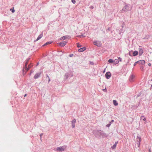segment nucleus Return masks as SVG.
Instances as JSON below:
<instances>
[{"instance_id": "obj_15", "label": "nucleus", "mask_w": 152, "mask_h": 152, "mask_svg": "<svg viewBox=\"0 0 152 152\" xmlns=\"http://www.w3.org/2000/svg\"><path fill=\"white\" fill-rule=\"evenodd\" d=\"M113 103L114 104L115 106H117L118 104V103L117 102V101L115 100H113Z\"/></svg>"}, {"instance_id": "obj_21", "label": "nucleus", "mask_w": 152, "mask_h": 152, "mask_svg": "<svg viewBox=\"0 0 152 152\" xmlns=\"http://www.w3.org/2000/svg\"><path fill=\"white\" fill-rule=\"evenodd\" d=\"M77 48H80V47H81L82 46V45L79 44L77 43Z\"/></svg>"}, {"instance_id": "obj_5", "label": "nucleus", "mask_w": 152, "mask_h": 152, "mask_svg": "<svg viewBox=\"0 0 152 152\" xmlns=\"http://www.w3.org/2000/svg\"><path fill=\"white\" fill-rule=\"evenodd\" d=\"M94 45H96L97 47L101 46V43L99 42L95 41L94 42Z\"/></svg>"}, {"instance_id": "obj_36", "label": "nucleus", "mask_w": 152, "mask_h": 152, "mask_svg": "<svg viewBox=\"0 0 152 152\" xmlns=\"http://www.w3.org/2000/svg\"><path fill=\"white\" fill-rule=\"evenodd\" d=\"M40 137H41V136H42V134H41V135H40Z\"/></svg>"}, {"instance_id": "obj_24", "label": "nucleus", "mask_w": 152, "mask_h": 152, "mask_svg": "<svg viewBox=\"0 0 152 152\" xmlns=\"http://www.w3.org/2000/svg\"><path fill=\"white\" fill-rule=\"evenodd\" d=\"M10 10L12 11V12L13 13L15 12V10L13 9L12 8L10 9Z\"/></svg>"}, {"instance_id": "obj_16", "label": "nucleus", "mask_w": 152, "mask_h": 152, "mask_svg": "<svg viewBox=\"0 0 152 152\" xmlns=\"http://www.w3.org/2000/svg\"><path fill=\"white\" fill-rule=\"evenodd\" d=\"M86 48H80L78 50L79 52H83L86 50Z\"/></svg>"}, {"instance_id": "obj_1", "label": "nucleus", "mask_w": 152, "mask_h": 152, "mask_svg": "<svg viewBox=\"0 0 152 152\" xmlns=\"http://www.w3.org/2000/svg\"><path fill=\"white\" fill-rule=\"evenodd\" d=\"M66 147L65 146L58 147L56 148L57 151H62L64 150Z\"/></svg>"}, {"instance_id": "obj_34", "label": "nucleus", "mask_w": 152, "mask_h": 152, "mask_svg": "<svg viewBox=\"0 0 152 152\" xmlns=\"http://www.w3.org/2000/svg\"><path fill=\"white\" fill-rule=\"evenodd\" d=\"M111 122H114V120H112L111 121Z\"/></svg>"}, {"instance_id": "obj_13", "label": "nucleus", "mask_w": 152, "mask_h": 152, "mask_svg": "<svg viewBox=\"0 0 152 152\" xmlns=\"http://www.w3.org/2000/svg\"><path fill=\"white\" fill-rule=\"evenodd\" d=\"M52 43V42H47L44 45H42V46H43V47L47 45H48L51 44Z\"/></svg>"}, {"instance_id": "obj_29", "label": "nucleus", "mask_w": 152, "mask_h": 152, "mask_svg": "<svg viewBox=\"0 0 152 152\" xmlns=\"http://www.w3.org/2000/svg\"><path fill=\"white\" fill-rule=\"evenodd\" d=\"M140 69L142 71H143L144 69V67H140Z\"/></svg>"}, {"instance_id": "obj_22", "label": "nucleus", "mask_w": 152, "mask_h": 152, "mask_svg": "<svg viewBox=\"0 0 152 152\" xmlns=\"http://www.w3.org/2000/svg\"><path fill=\"white\" fill-rule=\"evenodd\" d=\"M114 61L115 62L116 64H118L119 62L118 60L117 59H115Z\"/></svg>"}, {"instance_id": "obj_33", "label": "nucleus", "mask_w": 152, "mask_h": 152, "mask_svg": "<svg viewBox=\"0 0 152 152\" xmlns=\"http://www.w3.org/2000/svg\"><path fill=\"white\" fill-rule=\"evenodd\" d=\"M148 65L149 66H150L151 65V64L149 63L148 64Z\"/></svg>"}, {"instance_id": "obj_23", "label": "nucleus", "mask_w": 152, "mask_h": 152, "mask_svg": "<svg viewBox=\"0 0 152 152\" xmlns=\"http://www.w3.org/2000/svg\"><path fill=\"white\" fill-rule=\"evenodd\" d=\"M76 123V120L75 119L73 120L72 121V124H75Z\"/></svg>"}, {"instance_id": "obj_14", "label": "nucleus", "mask_w": 152, "mask_h": 152, "mask_svg": "<svg viewBox=\"0 0 152 152\" xmlns=\"http://www.w3.org/2000/svg\"><path fill=\"white\" fill-rule=\"evenodd\" d=\"M138 54V52L137 51H134L133 53V55L134 56H135L137 55Z\"/></svg>"}, {"instance_id": "obj_27", "label": "nucleus", "mask_w": 152, "mask_h": 152, "mask_svg": "<svg viewBox=\"0 0 152 152\" xmlns=\"http://www.w3.org/2000/svg\"><path fill=\"white\" fill-rule=\"evenodd\" d=\"M139 62V61H137V62H135L134 63V66H136V64H137V63H138Z\"/></svg>"}, {"instance_id": "obj_17", "label": "nucleus", "mask_w": 152, "mask_h": 152, "mask_svg": "<svg viewBox=\"0 0 152 152\" xmlns=\"http://www.w3.org/2000/svg\"><path fill=\"white\" fill-rule=\"evenodd\" d=\"M143 53V50L142 49H140L139 51V54L140 55H141Z\"/></svg>"}, {"instance_id": "obj_35", "label": "nucleus", "mask_w": 152, "mask_h": 152, "mask_svg": "<svg viewBox=\"0 0 152 152\" xmlns=\"http://www.w3.org/2000/svg\"><path fill=\"white\" fill-rule=\"evenodd\" d=\"M26 96V94H25V95H24V96Z\"/></svg>"}, {"instance_id": "obj_8", "label": "nucleus", "mask_w": 152, "mask_h": 152, "mask_svg": "<svg viewBox=\"0 0 152 152\" xmlns=\"http://www.w3.org/2000/svg\"><path fill=\"white\" fill-rule=\"evenodd\" d=\"M135 77V76L133 75H131L130 77L129 80L130 82H132L133 81V80Z\"/></svg>"}, {"instance_id": "obj_3", "label": "nucleus", "mask_w": 152, "mask_h": 152, "mask_svg": "<svg viewBox=\"0 0 152 152\" xmlns=\"http://www.w3.org/2000/svg\"><path fill=\"white\" fill-rule=\"evenodd\" d=\"M67 42L65 41H63L58 43L59 46H58L61 47H64L66 45Z\"/></svg>"}, {"instance_id": "obj_4", "label": "nucleus", "mask_w": 152, "mask_h": 152, "mask_svg": "<svg viewBox=\"0 0 152 152\" xmlns=\"http://www.w3.org/2000/svg\"><path fill=\"white\" fill-rule=\"evenodd\" d=\"M105 76L106 78L109 79L111 76V74L110 72H107L106 73Z\"/></svg>"}, {"instance_id": "obj_25", "label": "nucleus", "mask_w": 152, "mask_h": 152, "mask_svg": "<svg viewBox=\"0 0 152 152\" xmlns=\"http://www.w3.org/2000/svg\"><path fill=\"white\" fill-rule=\"evenodd\" d=\"M72 128H74L75 126V124H72Z\"/></svg>"}, {"instance_id": "obj_12", "label": "nucleus", "mask_w": 152, "mask_h": 152, "mask_svg": "<svg viewBox=\"0 0 152 152\" xmlns=\"http://www.w3.org/2000/svg\"><path fill=\"white\" fill-rule=\"evenodd\" d=\"M137 142H138L139 144H140V142L141 140V138L140 137H137Z\"/></svg>"}, {"instance_id": "obj_26", "label": "nucleus", "mask_w": 152, "mask_h": 152, "mask_svg": "<svg viewBox=\"0 0 152 152\" xmlns=\"http://www.w3.org/2000/svg\"><path fill=\"white\" fill-rule=\"evenodd\" d=\"M72 2L74 4H75V0H72Z\"/></svg>"}, {"instance_id": "obj_32", "label": "nucleus", "mask_w": 152, "mask_h": 152, "mask_svg": "<svg viewBox=\"0 0 152 152\" xmlns=\"http://www.w3.org/2000/svg\"><path fill=\"white\" fill-rule=\"evenodd\" d=\"M33 71H31V72L30 73L29 75H31V73H33Z\"/></svg>"}, {"instance_id": "obj_11", "label": "nucleus", "mask_w": 152, "mask_h": 152, "mask_svg": "<svg viewBox=\"0 0 152 152\" xmlns=\"http://www.w3.org/2000/svg\"><path fill=\"white\" fill-rule=\"evenodd\" d=\"M139 61V63L142 65H144L145 63V61L144 60H141Z\"/></svg>"}, {"instance_id": "obj_31", "label": "nucleus", "mask_w": 152, "mask_h": 152, "mask_svg": "<svg viewBox=\"0 0 152 152\" xmlns=\"http://www.w3.org/2000/svg\"><path fill=\"white\" fill-rule=\"evenodd\" d=\"M110 124H108L107 125V126L108 127H109L110 126Z\"/></svg>"}, {"instance_id": "obj_9", "label": "nucleus", "mask_w": 152, "mask_h": 152, "mask_svg": "<svg viewBox=\"0 0 152 152\" xmlns=\"http://www.w3.org/2000/svg\"><path fill=\"white\" fill-rule=\"evenodd\" d=\"M33 66V65L32 64H30L28 66V67L26 68V69H25V70L27 71L28 70H29L32 66Z\"/></svg>"}, {"instance_id": "obj_19", "label": "nucleus", "mask_w": 152, "mask_h": 152, "mask_svg": "<svg viewBox=\"0 0 152 152\" xmlns=\"http://www.w3.org/2000/svg\"><path fill=\"white\" fill-rule=\"evenodd\" d=\"M117 144V143H116L115 144L113 145V146L112 147V148L113 149L115 148L116 147V145Z\"/></svg>"}, {"instance_id": "obj_20", "label": "nucleus", "mask_w": 152, "mask_h": 152, "mask_svg": "<svg viewBox=\"0 0 152 152\" xmlns=\"http://www.w3.org/2000/svg\"><path fill=\"white\" fill-rule=\"evenodd\" d=\"M108 62L110 63H112L113 62V60L112 59H110L108 60Z\"/></svg>"}, {"instance_id": "obj_2", "label": "nucleus", "mask_w": 152, "mask_h": 152, "mask_svg": "<svg viewBox=\"0 0 152 152\" xmlns=\"http://www.w3.org/2000/svg\"><path fill=\"white\" fill-rule=\"evenodd\" d=\"M140 120L142 122H144L145 124L147 123L146 119L144 116H142L140 118Z\"/></svg>"}, {"instance_id": "obj_6", "label": "nucleus", "mask_w": 152, "mask_h": 152, "mask_svg": "<svg viewBox=\"0 0 152 152\" xmlns=\"http://www.w3.org/2000/svg\"><path fill=\"white\" fill-rule=\"evenodd\" d=\"M29 59H30V58H28V59H27V60H26L25 63V67H24L25 69H26L27 66L28 62L29 61Z\"/></svg>"}, {"instance_id": "obj_28", "label": "nucleus", "mask_w": 152, "mask_h": 152, "mask_svg": "<svg viewBox=\"0 0 152 152\" xmlns=\"http://www.w3.org/2000/svg\"><path fill=\"white\" fill-rule=\"evenodd\" d=\"M118 59L119 61H122V59L120 57L118 58Z\"/></svg>"}, {"instance_id": "obj_30", "label": "nucleus", "mask_w": 152, "mask_h": 152, "mask_svg": "<svg viewBox=\"0 0 152 152\" xmlns=\"http://www.w3.org/2000/svg\"><path fill=\"white\" fill-rule=\"evenodd\" d=\"M73 56V54H69V57H72Z\"/></svg>"}, {"instance_id": "obj_18", "label": "nucleus", "mask_w": 152, "mask_h": 152, "mask_svg": "<svg viewBox=\"0 0 152 152\" xmlns=\"http://www.w3.org/2000/svg\"><path fill=\"white\" fill-rule=\"evenodd\" d=\"M66 36H64L60 38V39L61 40H63L65 39H66Z\"/></svg>"}, {"instance_id": "obj_10", "label": "nucleus", "mask_w": 152, "mask_h": 152, "mask_svg": "<svg viewBox=\"0 0 152 152\" xmlns=\"http://www.w3.org/2000/svg\"><path fill=\"white\" fill-rule=\"evenodd\" d=\"M43 34L42 33L40 34L37 37V39L36 40V41H37L40 39L43 36Z\"/></svg>"}, {"instance_id": "obj_7", "label": "nucleus", "mask_w": 152, "mask_h": 152, "mask_svg": "<svg viewBox=\"0 0 152 152\" xmlns=\"http://www.w3.org/2000/svg\"><path fill=\"white\" fill-rule=\"evenodd\" d=\"M41 74V73H37L34 76V77L35 79L37 78L38 77H39L40 75Z\"/></svg>"}]
</instances>
